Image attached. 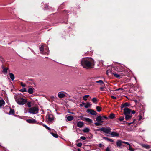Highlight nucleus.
Masks as SVG:
<instances>
[{
	"instance_id": "obj_34",
	"label": "nucleus",
	"mask_w": 151,
	"mask_h": 151,
	"mask_svg": "<svg viewBox=\"0 0 151 151\" xmlns=\"http://www.w3.org/2000/svg\"><path fill=\"white\" fill-rule=\"evenodd\" d=\"M20 91L21 92H27V89L26 88H23L21 89L20 90Z\"/></svg>"
},
{
	"instance_id": "obj_30",
	"label": "nucleus",
	"mask_w": 151,
	"mask_h": 151,
	"mask_svg": "<svg viewBox=\"0 0 151 151\" xmlns=\"http://www.w3.org/2000/svg\"><path fill=\"white\" fill-rule=\"evenodd\" d=\"M114 117H115L114 114H112V113L109 116V117L110 119H113L114 118Z\"/></svg>"
},
{
	"instance_id": "obj_23",
	"label": "nucleus",
	"mask_w": 151,
	"mask_h": 151,
	"mask_svg": "<svg viewBox=\"0 0 151 151\" xmlns=\"http://www.w3.org/2000/svg\"><path fill=\"white\" fill-rule=\"evenodd\" d=\"M95 82L96 83H99L101 85H102L103 84H104V83L103 81L101 80H100L99 81H96Z\"/></svg>"
},
{
	"instance_id": "obj_5",
	"label": "nucleus",
	"mask_w": 151,
	"mask_h": 151,
	"mask_svg": "<svg viewBox=\"0 0 151 151\" xmlns=\"http://www.w3.org/2000/svg\"><path fill=\"white\" fill-rule=\"evenodd\" d=\"M40 50L41 53L47 54L48 52V50L47 47L44 48V46L43 45H41V47H40Z\"/></svg>"
},
{
	"instance_id": "obj_37",
	"label": "nucleus",
	"mask_w": 151,
	"mask_h": 151,
	"mask_svg": "<svg viewBox=\"0 0 151 151\" xmlns=\"http://www.w3.org/2000/svg\"><path fill=\"white\" fill-rule=\"evenodd\" d=\"M27 105L28 107H31V103L30 102H27Z\"/></svg>"
},
{
	"instance_id": "obj_7",
	"label": "nucleus",
	"mask_w": 151,
	"mask_h": 151,
	"mask_svg": "<svg viewBox=\"0 0 151 151\" xmlns=\"http://www.w3.org/2000/svg\"><path fill=\"white\" fill-rule=\"evenodd\" d=\"M46 118L49 122H51L53 120V116L52 114H48L46 115Z\"/></svg>"
},
{
	"instance_id": "obj_63",
	"label": "nucleus",
	"mask_w": 151,
	"mask_h": 151,
	"mask_svg": "<svg viewBox=\"0 0 151 151\" xmlns=\"http://www.w3.org/2000/svg\"><path fill=\"white\" fill-rule=\"evenodd\" d=\"M135 80H136V78L135 77Z\"/></svg>"
},
{
	"instance_id": "obj_24",
	"label": "nucleus",
	"mask_w": 151,
	"mask_h": 151,
	"mask_svg": "<svg viewBox=\"0 0 151 151\" xmlns=\"http://www.w3.org/2000/svg\"><path fill=\"white\" fill-rule=\"evenodd\" d=\"M89 131V129L88 128H85L83 130V131L85 133L88 132Z\"/></svg>"
},
{
	"instance_id": "obj_39",
	"label": "nucleus",
	"mask_w": 151,
	"mask_h": 151,
	"mask_svg": "<svg viewBox=\"0 0 151 151\" xmlns=\"http://www.w3.org/2000/svg\"><path fill=\"white\" fill-rule=\"evenodd\" d=\"M124 116L120 117L118 119L120 121H123L124 119Z\"/></svg>"
},
{
	"instance_id": "obj_49",
	"label": "nucleus",
	"mask_w": 151,
	"mask_h": 151,
	"mask_svg": "<svg viewBox=\"0 0 151 151\" xmlns=\"http://www.w3.org/2000/svg\"><path fill=\"white\" fill-rule=\"evenodd\" d=\"M109 141L110 142H114V141L112 139H109Z\"/></svg>"
},
{
	"instance_id": "obj_61",
	"label": "nucleus",
	"mask_w": 151,
	"mask_h": 151,
	"mask_svg": "<svg viewBox=\"0 0 151 151\" xmlns=\"http://www.w3.org/2000/svg\"><path fill=\"white\" fill-rule=\"evenodd\" d=\"M78 151H80V150L79 149H78Z\"/></svg>"
},
{
	"instance_id": "obj_56",
	"label": "nucleus",
	"mask_w": 151,
	"mask_h": 151,
	"mask_svg": "<svg viewBox=\"0 0 151 151\" xmlns=\"http://www.w3.org/2000/svg\"><path fill=\"white\" fill-rule=\"evenodd\" d=\"M122 90V88H119L118 89H117L116 90V91H119V90Z\"/></svg>"
},
{
	"instance_id": "obj_13",
	"label": "nucleus",
	"mask_w": 151,
	"mask_h": 151,
	"mask_svg": "<svg viewBox=\"0 0 151 151\" xmlns=\"http://www.w3.org/2000/svg\"><path fill=\"white\" fill-rule=\"evenodd\" d=\"M84 125L83 122L81 121H79L78 122L77 124V126L80 128L82 127Z\"/></svg>"
},
{
	"instance_id": "obj_3",
	"label": "nucleus",
	"mask_w": 151,
	"mask_h": 151,
	"mask_svg": "<svg viewBox=\"0 0 151 151\" xmlns=\"http://www.w3.org/2000/svg\"><path fill=\"white\" fill-rule=\"evenodd\" d=\"M111 130V128L109 127H104L102 128L97 129L96 130L97 131H102L106 134H109Z\"/></svg>"
},
{
	"instance_id": "obj_62",
	"label": "nucleus",
	"mask_w": 151,
	"mask_h": 151,
	"mask_svg": "<svg viewBox=\"0 0 151 151\" xmlns=\"http://www.w3.org/2000/svg\"><path fill=\"white\" fill-rule=\"evenodd\" d=\"M149 151H151V149Z\"/></svg>"
},
{
	"instance_id": "obj_15",
	"label": "nucleus",
	"mask_w": 151,
	"mask_h": 151,
	"mask_svg": "<svg viewBox=\"0 0 151 151\" xmlns=\"http://www.w3.org/2000/svg\"><path fill=\"white\" fill-rule=\"evenodd\" d=\"M5 103V101L3 99H1L0 100V108H1L2 106H4Z\"/></svg>"
},
{
	"instance_id": "obj_1",
	"label": "nucleus",
	"mask_w": 151,
	"mask_h": 151,
	"mask_svg": "<svg viewBox=\"0 0 151 151\" xmlns=\"http://www.w3.org/2000/svg\"><path fill=\"white\" fill-rule=\"evenodd\" d=\"M81 65L86 69H90L93 67L94 65V60L89 57L82 58L81 61Z\"/></svg>"
},
{
	"instance_id": "obj_48",
	"label": "nucleus",
	"mask_w": 151,
	"mask_h": 151,
	"mask_svg": "<svg viewBox=\"0 0 151 151\" xmlns=\"http://www.w3.org/2000/svg\"><path fill=\"white\" fill-rule=\"evenodd\" d=\"M49 9V6H46L45 7V10H47Z\"/></svg>"
},
{
	"instance_id": "obj_55",
	"label": "nucleus",
	"mask_w": 151,
	"mask_h": 151,
	"mask_svg": "<svg viewBox=\"0 0 151 151\" xmlns=\"http://www.w3.org/2000/svg\"><path fill=\"white\" fill-rule=\"evenodd\" d=\"M83 99L84 100H87V99L84 96L83 98Z\"/></svg>"
},
{
	"instance_id": "obj_52",
	"label": "nucleus",
	"mask_w": 151,
	"mask_h": 151,
	"mask_svg": "<svg viewBox=\"0 0 151 151\" xmlns=\"http://www.w3.org/2000/svg\"><path fill=\"white\" fill-rule=\"evenodd\" d=\"M86 98H88L89 96V95H85L84 96Z\"/></svg>"
},
{
	"instance_id": "obj_28",
	"label": "nucleus",
	"mask_w": 151,
	"mask_h": 151,
	"mask_svg": "<svg viewBox=\"0 0 151 151\" xmlns=\"http://www.w3.org/2000/svg\"><path fill=\"white\" fill-rule=\"evenodd\" d=\"M43 127H45L49 131H50V130L51 129L49 127H48L46 125L43 124Z\"/></svg>"
},
{
	"instance_id": "obj_12",
	"label": "nucleus",
	"mask_w": 151,
	"mask_h": 151,
	"mask_svg": "<svg viewBox=\"0 0 151 151\" xmlns=\"http://www.w3.org/2000/svg\"><path fill=\"white\" fill-rule=\"evenodd\" d=\"M26 121L29 123H34L36 122V120L34 119H27Z\"/></svg>"
},
{
	"instance_id": "obj_29",
	"label": "nucleus",
	"mask_w": 151,
	"mask_h": 151,
	"mask_svg": "<svg viewBox=\"0 0 151 151\" xmlns=\"http://www.w3.org/2000/svg\"><path fill=\"white\" fill-rule=\"evenodd\" d=\"M96 109L98 112H100L101 110V108L99 106H97Z\"/></svg>"
},
{
	"instance_id": "obj_53",
	"label": "nucleus",
	"mask_w": 151,
	"mask_h": 151,
	"mask_svg": "<svg viewBox=\"0 0 151 151\" xmlns=\"http://www.w3.org/2000/svg\"><path fill=\"white\" fill-rule=\"evenodd\" d=\"M102 119H103V118H104L106 119H107V118L105 116H102Z\"/></svg>"
},
{
	"instance_id": "obj_18",
	"label": "nucleus",
	"mask_w": 151,
	"mask_h": 151,
	"mask_svg": "<svg viewBox=\"0 0 151 151\" xmlns=\"http://www.w3.org/2000/svg\"><path fill=\"white\" fill-rule=\"evenodd\" d=\"M122 141L121 140H118L116 142V145L118 147H119L121 146L122 143Z\"/></svg>"
},
{
	"instance_id": "obj_51",
	"label": "nucleus",
	"mask_w": 151,
	"mask_h": 151,
	"mask_svg": "<svg viewBox=\"0 0 151 151\" xmlns=\"http://www.w3.org/2000/svg\"><path fill=\"white\" fill-rule=\"evenodd\" d=\"M3 60V59L1 57V56H0V60L1 61H2Z\"/></svg>"
},
{
	"instance_id": "obj_40",
	"label": "nucleus",
	"mask_w": 151,
	"mask_h": 151,
	"mask_svg": "<svg viewBox=\"0 0 151 151\" xmlns=\"http://www.w3.org/2000/svg\"><path fill=\"white\" fill-rule=\"evenodd\" d=\"M21 85L23 87H25L26 86V85L25 84H24L22 82L20 83Z\"/></svg>"
},
{
	"instance_id": "obj_6",
	"label": "nucleus",
	"mask_w": 151,
	"mask_h": 151,
	"mask_svg": "<svg viewBox=\"0 0 151 151\" xmlns=\"http://www.w3.org/2000/svg\"><path fill=\"white\" fill-rule=\"evenodd\" d=\"M124 114L125 115H130L131 114V110L125 107L124 109Z\"/></svg>"
},
{
	"instance_id": "obj_45",
	"label": "nucleus",
	"mask_w": 151,
	"mask_h": 151,
	"mask_svg": "<svg viewBox=\"0 0 151 151\" xmlns=\"http://www.w3.org/2000/svg\"><path fill=\"white\" fill-rule=\"evenodd\" d=\"M81 139L83 140H85L86 139V138L84 136H81L80 137Z\"/></svg>"
},
{
	"instance_id": "obj_57",
	"label": "nucleus",
	"mask_w": 151,
	"mask_h": 151,
	"mask_svg": "<svg viewBox=\"0 0 151 151\" xmlns=\"http://www.w3.org/2000/svg\"><path fill=\"white\" fill-rule=\"evenodd\" d=\"M100 89L101 90H103L104 89L103 87H101L100 88Z\"/></svg>"
},
{
	"instance_id": "obj_20",
	"label": "nucleus",
	"mask_w": 151,
	"mask_h": 151,
	"mask_svg": "<svg viewBox=\"0 0 151 151\" xmlns=\"http://www.w3.org/2000/svg\"><path fill=\"white\" fill-rule=\"evenodd\" d=\"M66 118L68 121H70L73 119V117L72 116H69Z\"/></svg>"
},
{
	"instance_id": "obj_10",
	"label": "nucleus",
	"mask_w": 151,
	"mask_h": 151,
	"mask_svg": "<svg viewBox=\"0 0 151 151\" xmlns=\"http://www.w3.org/2000/svg\"><path fill=\"white\" fill-rule=\"evenodd\" d=\"M109 134L111 135L113 137H118L119 136V133L114 131L111 132V131Z\"/></svg>"
},
{
	"instance_id": "obj_42",
	"label": "nucleus",
	"mask_w": 151,
	"mask_h": 151,
	"mask_svg": "<svg viewBox=\"0 0 151 151\" xmlns=\"http://www.w3.org/2000/svg\"><path fill=\"white\" fill-rule=\"evenodd\" d=\"M134 120L135 119H134L132 122H127V124H128L129 125H130L131 124L133 123L134 122Z\"/></svg>"
},
{
	"instance_id": "obj_59",
	"label": "nucleus",
	"mask_w": 151,
	"mask_h": 151,
	"mask_svg": "<svg viewBox=\"0 0 151 151\" xmlns=\"http://www.w3.org/2000/svg\"><path fill=\"white\" fill-rule=\"evenodd\" d=\"M83 105H86V104H85V103H83Z\"/></svg>"
},
{
	"instance_id": "obj_35",
	"label": "nucleus",
	"mask_w": 151,
	"mask_h": 151,
	"mask_svg": "<svg viewBox=\"0 0 151 151\" xmlns=\"http://www.w3.org/2000/svg\"><path fill=\"white\" fill-rule=\"evenodd\" d=\"M109 73H111V74H113V73L112 72V71L111 70H108L106 71V74L108 75Z\"/></svg>"
},
{
	"instance_id": "obj_19",
	"label": "nucleus",
	"mask_w": 151,
	"mask_h": 151,
	"mask_svg": "<svg viewBox=\"0 0 151 151\" xmlns=\"http://www.w3.org/2000/svg\"><path fill=\"white\" fill-rule=\"evenodd\" d=\"M10 77L12 80L13 81L14 80L15 78V77L14 74L12 73H9Z\"/></svg>"
},
{
	"instance_id": "obj_64",
	"label": "nucleus",
	"mask_w": 151,
	"mask_h": 151,
	"mask_svg": "<svg viewBox=\"0 0 151 151\" xmlns=\"http://www.w3.org/2000/svg\"><path fill=\"white\" fill-rule=\"evenodd\" d=\"M26 112H27V111L25 112V113H26Z\"/></svg>"
},
{
	"instance_id": "obj_2",
	"label": "nucleus",
	"mask_w": 151,
	"mask_h": 151,
	"mask_svg": "<svg viewBox=\"0 0 151 151\" xmlns=\"http://www.w3.org/2000/svg\"><path fill=\"white\" fill-rule=\"evenodd\" d=\"M14 99L15 101L19 105H24L27 102V101L25 99L22 98L19 95H15Z\"/></svg>"
},
{
	"instance_id": "obj_38",
	"label": "nucleus",
	"mask_w": 151,
	"mask_h": 151,
	"mask_svg": "<svg viewBox=\"0 0 151 151\" xmlns=\"http://www.w3.org/2000/svg\"><path fill=\"white\" fill-rule=\"evenodd\" d=\"M130 151H134V150L130 146H129L128 148V149Z\"/></svg>"
},
{
	"instance_id": "obj_14",
	"label": "nucleus",
	"mask_w": 151,
	"mask_h": 151,
	"mask_svg": "<svg viewBox=\"0 0 151 151\" xmlns=\"http://www.w3.org/2000/svg\"><path fill=\"white\" fill-rule=\"evenodd\" d=\"M129 104L127 102H126L124 104L122 105L121 106V108H123L127 107V106H129Z\"/></svg>"
},
{
	"instance_id": "obj_4",
	"label": "nucleus",
	"mask_w": 151,
	"mask_h": 151,
	"mask_svg": "<svg viewBox=\"0 0 151 151\" xmlns=\"http://www.w3.org/2000/svg\"><path fill=\"white\" fill-rule=\"evenodd\" d=\"M39 110V109L37 107H33L29 109L28 112L31 114H35L38 113Z\"/></svg>"
},
{
	"instance_id": "obj_8",
	"label": "nucleus",
	"mask_w": 151,
	"mask_h": 151,
	"mask_svg": "<svg viewBox=\"0 0 151 151\" xmlns=\"http://www.w3.org/2000/svg\"><path fill=\"white\" fill-rule=\"evenodd\" d=\"M66 94V93L64 92H60L58 93V96L59 98H63L65 96Z\"/></svg>"
},
{
	"instance_id": "obj_43",
	"label": "nucleus",
	"mask_w": 151,
	"mask_h": 151,
	"mask_svg": "<svg viewBox=\"0 0 151 151\" xmlns=\"http://www.w3.org/2000/svg\"><path fill=\"white\" fill-rule=\"evenodd\" d=\"M103 138L105 140H107V141H109V138L108 137H103Z\"/></svg>"
},
{
	"instance_id": "obj_9",
	"label": "nucleus",
	"mask_w": 151,
	"mask_h": 151,
	"mask_svg": "<svg viewBox=\"0 0 151 151\" xmlns=\"http://www.w3.org/2000/svg\"><path fill=\"white\" fill-rule=\"evenodd\" d=\"M87 112L93 115H95L97 114V113L95 111L90 109H88L87 110Z\"/></svg>"
},
{
	"instance_id": "obj_54",
	"label": "nucleus",
	"mask_w": 151,
	"mask_h": 151,
	"mask_svg": "<svg viewBox=\"0 0 151 151\" xmlns=\"http://www.w3.org/2000/svg\"><path fill=\"white\" fill-rule=\"evenodd\" d=\"M102 146V145L101 144H99V147H101Z\"/></svg>"
},
{
	"instance_id": "obj_22",
	"label": "nucleus",
	"mask_w": 151,
	"mask_h": 151,
	"mask_svg": "<svg viewBox=\"0 0 151 151\" xmlns=\"http://www.w3.org/2000/svg\"><path fill=\"white\" fill-rule=\"evenodd\" d=\"M142 146L143 147L146 149H148L150 147V146L147 145L143 144L142 145Z\"/></svg>"
},
{
	"instance_id": "obj_16",
	"label": "nucleus",
	"mask_w": 151,
	"mask_h": 151,
	"mask_svg": "<svg viewBox=\"0 0 151 151\" xmlns=\"http://www.w3.org/2000/svg\"><path fill=\"white\" fill-rule=\"evenodd\" d=\"M34 88H30L28 89V93L30 94H32L33 93Z\"/></svg>"
},
{
	"instance_id": "obj_26",
	"label": "nucleus",
	"mask_w": 151,
	"mask_h": 151,
	"mask_svg": "<svg viewBox=\"0 0 151 151\" xmlns=\"http://www.w3.org/2000/svg\"><path fill=\"white\" fill-rule=\"evenodd\" d=\"M8 68H4L3 69V72L4 73H6L7 72Z\"/></svg>"
},
{
	"instance_id": "obj_50",
	"label": "nucleus",
	"mask_w": 151,
	"mask_h": 151,
	"mask_svg": "<svg viewBox=\"0 0 151 151\" xmlns=\"http://www.w3.org/2000/svg\"><path fill=\"white\" fill-rule=\"evenodd\" d=\"M106 151H111L110 150V149L108 147H107V148L106 149Z\"/></svg>"
},
{
	"instance_id": "obj_36",
	"label": "nucleus",
	"mask_w": 151,
	"mask_h": 151,
	"mask_svg": "<svg viewBox=\"0 0 151 151\" xmlns=\"http://www.w3.org/2000/svg\"><path fill=\"white\" fill-rule=\"evenodd\" d=\"M92 101L93 103H96L97 101V99H96V98H93L92 99Z\"/></svg>"
},
{
	"instance_id": "obj_44",
	"label": "nucleus",
	"mask_w": 151,
	"mask_h": 151,
	"mask_svg": "<svg viewBox=\"0 0 151 151\" xmlns=\"http://www.w3.org/2000/svg\"><path fill=\"white\" fill-rule=\"evenodd\" d=\"M82 145V143H78V144H77V146H78V147H81V146Z\"/></svg>"
},
{
	"instance_id": "obj_41",
	"label": "nucleus",
	"mask_w": 151,
	"mask_h": 151,
	"mask_svg": "<svg viewBox=\"0 0 151 151\" xmlns=\"http://www.w3.org/2000/svg\"><path fill=\"white\" fill-rule=\"evenodd\" d=\"M122 143L126 144L129 145V146H130L131 145L129 143H128V142H126L122 141Z\"/></svg>"
},
{
	"instance_id": "obj_25",
	"label": "nucleus",
	"mask_w": 151,
	"mask_h": 151,
	"mask_svg": "<svg viewBox=\"0 0 151 151\" xmlns=\"http://www.w3.org/2000/svg\"><path fill=\"white\" fill-rule=\"evenodd\" d=\"M91 105L90 103L89 102L87 103L86 105H85V107L86 108H87L90 107Z\"/></svg>"
},
{
	"instance_id": "obj_31",
	"label": "nucleus",
	"mask_w": 151,
	"mask_h": 151,
	"mask_svg": "<svg viewBox=\"0 0 151 151\" xmlns=\"http://www.w3.org/2000/svg\"><path fill=\"white\" fill-rule=\"evenodd\" d=\"M51 134L54 137L56 138L58 137V135L57 134L52 132L51 133Z\"/></svg>"
},
{
	"instance_id": "obj_21",
	"label": "nucleus",
	"mask_w": 151,
	"mask_h": 151,
	"mask_svg": "<svg viewBox=\"0 0 151 151\" xmlns=\"http://www.w3.org/2000/svg\"><path fill=\"white\" fill-rule=\"evenodd\" d=\"M84 119L87 122L89 123H92V120L88 118H84Z\"/></svg>"
},
{
	"instance_id": "obj_11",
	"label": "nucleus",
	"mask_w": 151,
	"mask_h": 151,
	"mask_svg": "<svg viewBox=\"0 0 151 151\" xmlns=\"http://www.w3.org/2000/svg\"><path fill=\"white\" fill-rule=\"evenodd\" d=\"M96 120L98 122H100L101 123H103L104 121L102 119V117L100 116H98L96 119Z\"/></svg>"
},
{
	"instance_id": "obj_33",
	"label": "nucleus",
	"mask_w": 151,
	"mask_h": 151,
	"mask_svg": "<svg viewBox=\"0 0 151 151\" xmlns=\"http://www.w3.org/2000/svg\"><path fill=\"white\" fill-rule=\"evenodd\" d=\"M113 74L115 76V77H116V78H120V76L117 73H113Z\"/></svg>"
},
{
	"instance_id": "obj_47",
	"label": "nucleus",
	"mask_w": 151,
	"mask_h": 151,
	"mask_svg": "<svg viewBox=\"0 0 151 151\" xmlns=\"http://www.w3.org/2000/svg\"><path fill=\"white\" fill-rule=\"evenodd\" d=\"M135 113V111L134 110H133L132 111H131V114H134Z\"/></svg>"
},
{
	"instance_id": "obj_58",
	"label": "nucleus",
	"mask_w": 151,
	"mask_h": 151,
	"mask_svg": "<svg viewBox=\"0 0 151 151\" xmlns=\"http://www.w3.org/2000/svg\"><path fill=\"white\" fill-rule=\"evenodd\" d=\"M141 118H142L141 116H140L139 117V120H140L141 119Z\"/></svg>"
},
{
	"instance_id": "obj_46",
	"label": "nucleus",
	"mask_w": 151,
	"mask_h": 151,
	"mask_svg": "<svg viewBox=\"0 0 151 151\" xmlns=\"http://www.w3.org/2000/svg\"><path fill=\"white\" fill-rule=\"evenodd\" d=\"M111 97L113 99H116V97L114 96H113V95L111 96Z\"/></svg>"
},
{
	"instance_id": "obj_27",
	"label": "nucleus",
	"mask_w": 151,
	"mask_h": 151,
	"mask_svg": "<svg viewBox=\"0 0 151 151\" xmlns=\"http://www.w3.org/2000/svg\"><path fill=\"white\" fill-rule=\"evenodd\" d=\"M102 123H101V122H95L94 124L96 126H99V125H102Z\"/></svg>"
},
{
	"instance_id": "obj_17",
	"label": "nucleus",
	"mask_w": 151,
	"mask_h": 151,
	"mask_svg": "<svg viewBox=\"0 0 151 151\" xmlns=\"http://www.w3.org/2000/svg\"><path fill=\"white\" fill-rule=\"evenodd\" d=\"M125 119L126 120H128L130 119L132 117V115L131 114L128 115H125Z\"/></svg>"
},
{
	"instance_id": "obj_60",
	"label": "nucleus",
	"mask_w": 151,
	"mask_h": 151,
	"mask_svg": "<svg viewBox=\"0 0 151 151\" xmlns=\"http://www.w3.org/2000/svg\"><path fill=\"white\" fill-rule=\"evenodd\" d=\"M71 114H74L73 113V112H71L70 113Z\"/></svg>"
},
{
	"instance_id": "obj_32",
	"label": "nucleus",
	"mask_w": 151,
	"mask_h": 151,
	"mask_svg": "<svg viewBox=\"0 0 151 151\" xmlns=\"http://www.w3.org/2000/svg\"><path fill=\"white\" fill-rule=\"evenodd\" d=\"M14 113V110L13 109H11L9 112V114H13Z\"/></svg>"
}]
</instances>
